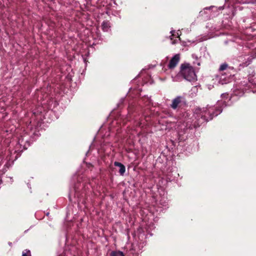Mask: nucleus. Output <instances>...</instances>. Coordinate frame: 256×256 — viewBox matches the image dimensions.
I'll return each instance as SVG.
<instances>
[{
    "label": "nucleus",
    "instance_id": "obj_11",
    "mask_svg": "<svg viewBox=\"0 0 256 256\" xmlns=\"http://www.w3.org/2000/svg\"><path fill=\"white\" fill-rule=\"evenodd\" d=\"M226 69L230 70H234V68L232 66H228V64H226V63H224V64H221L219 68V70H222V71L226 70Z\"/></svg>",
    "mask_w": 256,
    "mask_h": 256
},
{
    "label": "nucleus",
    "instance_id": "obj_4",
    "mask_svg": "<svg viewBox=\"0 0 256 256\" xmlns=\"http://www.w3.org/2000/svg\"><path fill=\"white\" fill-rule=\"evenodd\" d=\"M180 74L186 80L190 82H194L197 80L193 67L188 64L181 65Z\"/></svg>",
    "mask_w": 256,
    "mask_h": 256
},
{
    "label": "nucleus",
    "instance_id": "obj_17",
    "mask_svg": "<svg viewBox=\"0 0 256 256\" xmlns=\"http://www.w3.org/2000/svg\"><path fill=\"white\" fill-rule=\"evenodd\" d=\"M22 256H32L30 250H25L22 252Z\"/></svg>",
    "mask_w": 256,
    "mask_h": 256
},
{
    "label": "nucleus",
    "instance_id": "obj_2",
    "mask_svg": "<svg viewBox=\"0 0 256 256\" xmlns=\"http://www.w3.org/2000/svg\"><path fill=\"white\" fill-rule=\"evenodd\" d=\"M162 176H159L154 180H152V186H148L145 193H148V196L152 199L148 200V206H145V226L148 228H153L154 223L158 220V216L162 212L166 210L169 208L167 194L165 187L168 182L175 181L180 175L176 168H161ZM147 228L145 226V230Z\"/></svg>",
    "mask_w": 256,
    "mask_h": 256
},
{
    "label": "nucleus",
    "instance_id": "obj_12",
    "mask_svg": "<svg viewBox=\"0 0 256 256\" xmlns=\"http://www.w3.org/2000/svg\"><path fill=\"white\" fill-rule=\"evenodd\" d=\"M110 256H125L124 254L120 251H112Z\"/></svg>",
    "mask_w": 256,
    "mask_h": 256
},
{
    "label": "nucleus",
    "instance_id": "obj_9",
    "mask_svg": "<svg viewBox=\"0 0 256 256\" xmlns=\"http://www.w3.org/2000/svg\"><path fill=\"white\" fill-rule=\"evenodd\" d=\"M170 33L172 34L170 36V39L172 40L173 39V37L174 36H176L178 39L174 40L172 42V44H177L178 41L180 40V38H179V33L178 32H176L174 30H172L170 32Z\"/></svg>",
    "mask_w": 256,
    "mask_h": 256
},
{
    "label": "nucleus",
    "instance_id": "obj_16",
    "mask_svg": "<svg viewBox=\"0 0 256 256\" xmlns=\"http://www.w3.org/2000/svg\"><path fill=\"white\" fill-rule=\"evenodd\" d=\"M228 82V79L226 78H222V76H221L219 80V82L222 84H226Z\"/></svg>",
    "mask_w": 256,
    "mask_h": 256
},
{
    "label": "nucleus",
    "instance_id": "obj_13",
    "mask_svg": "<svg viewBox=\"0 0 256 256\" xmlns=\"http://www.w3.org/2000/svg\"><path fill=\"white\" fill-rule=\"evenodd\" d=\"M192 56L193 59L196 60V61L194 62V64L200 66V60H198V56L195 54H192Z\"/></svg>",
    "mask_w": 256,
    "mask_h": 256
},
{
    "label": "nucleus",
    "instance_id": "obj_3",
    "mask_svg": "<svg viewBox=\"0 0 256 256\" xmlns=\"http://www.w3.org/2000/svg\"><path fill=\"white\" fill-rule=\"evenodd\" d=\"M237 44V49L242 55L238 57L241 62L238 65V70L248 66L256 58V43L252 40L244 43L240 38H236L233 42Z\"/></svg>",
    "mask_w": 256,
    "mask_h": 256
},
{
    "label": "nucleus",
    "instance_id": "obj_19",
    "mask_svg": "<svg viewBox=\"0 0 256 256\" xmlns=\"http://www.w3.org/2000/svg\"><path fill=\"white\" fill-rule=\"evenodd\" d=\"M146 182H147L148 180H150V178H146Z\"/></svg>",
    "mask_w": 256,
    "mask_h": 256
},
{
    "label": "nucleus",
    "instance_id": "obj_14",
    "mask_svg": "<svg viewBox=\"0 0 256 256\" xmlns=\"http://www.w3.org/2000/svg\"><path fill=\"white\" fill-rule=\"evenodd\" d=\"M102 28L104 31H108L110 28V24L108 22H104L102 24Z\"/></svg>",
    "mask_w": 256,
    "mask_h": 256
},
{
    "label": "nucleus",
    "instance_id": "obj_21",
    "mask_svg": "<svg viewBox=\"0 0 256 256\" xmlns=\"http://www.w3.org/2000/svg\"><path fill=\"white\" fill-rule=\"evenodd\" d=\"M147 236H148L147 234L146 236H145V238H146L148 237Z\"/></svg>",
    "mask_w": 256,
    "mask_h": 256
},
{
    "label": "nucleus",
    "instance_id": "obj_5",
    "mask_svg": "<svg viewBox=\"0 0 256 256\" xmlns=\"http://www.w3.org/2000/svg\"><path fill=\"white\" fill-rule=\"evenodd\" d=\"M158 65V62H154L152 63L148 64L145 67V84H152L154 82L153 79L151 78L152 74L155 72V68Z\"/></svg>",
    "mask_w": 256,
    "mask_h": 256
},
{
    "label": "nucleus",
    "instance_id": "obj_8",
    "mask_svg": "<svg viewBox=\"0 0 256 256\" xmlns=\"http://www.w3.org/2000/svg\"><path fill=\"white\" fill-rule=\"evenodd\" d=\"M183 100H184V98L183 96H176L172 100V104H170V107L174 110L176 109Z\"/></svg>",
    "mask_w": 256,
    "mask_h": 256
},
{
    "label": "nucleus",
    "instance_id": "obj_7",
    "mask_svg": "<svg viewBox=\"0 0 256 256\" xmlns=\"http://www.w3.org/2000/svg\"><path fill=\"white\" fill-rule=\"evenodd\" d=\"M180 54H175L170 60L169 64L168 65V67L170 69L174 68L178 64L180 60Z\"/></svg>",
    "mask_w": 256,
    "mask_h": 256
},
{
    "label": "nucleus",
    "instance_id": "obj_6",
    "mask_svg": "<svg viewBox=\"0 0 256 256\" xmlns=\"http://www.w3.org/2000/svg\"><path fill=\"white\" fill-rule=\"evenodd\" d=\"M224 6L217 7L216 6H212L208 7H206V9H210V16L208 18H210V16H214L218 15V12L224 10ZM206 18H208V16H206Z\"/></svg>",
    "mask_w": 256,
    "mask_h": 256
},
{
    "label": "nucleus",
    "instance_id": "obj_10",
    "mask_svg": "<svg viewBox=\"0 0 256 256\" xmlns=\"http://www.w3.org/2000/svg\"><path fill=\"white\" fill-rule=\"evenodd\" d=\"M114 165L120 168L119 173L121 176H123L126 171L125 166L122 164L118 162H115Z\"/></svg>",
    "mask_w": 256,
    "mask_h": 256
},
{
    "label": "nucleus",
    "instance_id": "obj_15",
    "mask_svg": "<svg viewBox=\"0 0 256 256\" xmlns=\"http://www.w3.org/2000/svg\"><path fill=\"white\" fill-rule=\"evenodd\" d=\"M204 8L200 12V16H203L206 14H208L210 15V9H206Z\"/></svg>",
    "mask_w": 256,
    "mask_h": 256
},
{
    "label": "nucleus",
    "instance_id": "obj_1",
    "mask_svg": "<svg viewBox=\"0 0 256 256\" xmlns=\"http://www.w3.org/2000/svg\"><path fill=\"white\" fill-rule=\"evenodd\" d=\"M250 91L256 93V78L249 76L247 80L240 82L236 84L233 89L231 96L228 94H221L222 100H218L216 105L208 104L206 108H196L194 116L196 121L193 124L192 118L188 112L183 114L180 118V142L185 140L187 138L186 135L188 129L197 125H200L205 122L212 120L214 117L220 114L222 111V108L232 104L233 101L236 100L235 96L240 97L243 96L245 92Z\"/></svg>",
    "mask_w": 256,
    "mask_h": 256
},
{
    "label": "nucleus",
    "instance_id": "obj_18",
    "mask_svg": "<svg viewBox=\"0 0 256 256\" xmlns=\"http://www.w3.org/2000/svg\"><path fill=\"white\" fill-rule=\"evenodd\" d=\"M144 98H145V104L148 102V104H152V105L153 104L152 102V100L150 98L146 97L145 96Z\"/></svg>",
    "mask_w": 256,
    "mask_h": 256
},
{
    "label": "nucleus",
    "instance_id": "obj_20",
    "mask_svg": "<svg viewBox=\"0 0 256 256\" xmlns=\"http://www.w3.org/2000/svg\"><path fill=\"white\" fill-rule=\"evenodd\" d=\"M148 234H150V236H152V234L150 232H148Z\"/></svg>",
    "mask_w": 256,
    "mask_h": 256
}]
</instances>
